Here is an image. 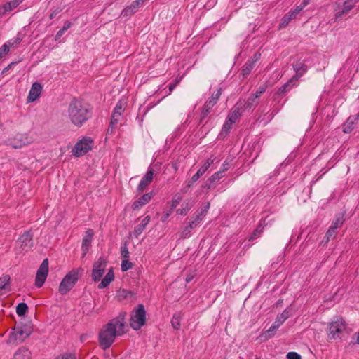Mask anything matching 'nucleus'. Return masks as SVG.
<instances>
[{"mask_svg": "<svg viewBox=\"0 0 359 359\" xmlns=\"http://www.w3.org/2000/svg\"><path fill=\"white\" fill-rule=\"evenodd\" d=\"M9 51V46L7 43H4L0 47V59L3 57Z\"/></svg>", "mask_w": 359, "mask_h": 359, "instance_id": "obj_49", "label": "nucleus"}, {"mask_svg": "<svg viewBox=\"0 0 359 359\" xmlns=\"http://www.w3.org/2000/svg\"><path fill=\"white\" fill-rule=\"evenodd\" d=\"M264 230V227L262 226L261 224L258 225V226L256 228V229L254 231L251 236L250 237L249 240L252 241L258 237L260 236L262 232Z\"/></svg>", "mask_w": 359, "mask_h": 359, "instance_id": "obj_41", "label": "nucleus"}, {"mask_svg": "<svg viewBox=\"0 0 359 359\" xmlns=\"http://www.w3.org/2000/svg\"><path fill=\"white\" fill-rule=\"evenodd\" d=\"M345 329V323L342 319H337L330 324L329 330L327 332L328 339L330 340L335 339L339 337Z\"/></svg>", "mask_w": 359, "mask_h": 359, "instance_id": "obj_10", "label": "nucleus"}, {"mask_svg": "<svg viewBox=\"0 0 359 359\" xmlns=\"http://www.w3.org/2000/svg\"><path fill=\"white\" fill-rule=\"evenodd\" d=\"M7 12L8 11L6 8L5 5H0V18L4 16Z\"/></svg>", "mask_w": 359, "mask_h": 359, "instance_id": "obj_56", "label": "nucleus"}, {"mask_svg": "<svg viewBox=\"0 0 359 359\" xmlns=\"http://www.w3.org/2000/svg\"><path fill=\"white\" fill-rule=\"evenodd\" d=\"M233 124V123H231L226 119L222 126L219 135L222 137H226L231 129Z\"/></svg>", "mask_w": 359, "mask_h": 359, "instance_id": "obj_33", "label": "nucleus"}, {"mask_svg": "<svg viewBox=\"0 0 359 359\" xmlns=\"http://www.w3.org/2000/svg\"><path fill=\"white\" fill-rule=\"evenodd\" d=\"M301 11L297 6L294 9L290 11L286 15L292 20L293 19H295L297 14L299 13Z\"/></svg>", "mask_w": 359, "mask_h": 359, "instance_id": "obj_46", "label": "nucleus"}, {"mask_svg": "<svg viewBox=\"0 0 359 359\" xmlns=\"http://www.w3.org/2000/svg\"><path fill=\"white\" fill-rule=\"evenodd\" d=\"M79 279L78 271L76 269L69 272L62 280L59 285V292L61 294H66L74 286Z\"/></svg>", "mask_w": 359, "mask_h": 359, "instance_id": "obj_5", "label": "nucleus"}, {"mask_svg": "<svg viewBox=\"0 0 359 359\" xmlns=\"http://www.w3.org/2000/svg\"><path fill=\"white\" fill-rule=\"evenodd\" d=\"M32 333L31 329L25 325H18L13 330V332H11L7 339L8 344L18 345L24 341L25 339L29 337Z\"/></svg>", "mask_w": 359, "mask_h": 359, "instance_id": "obj_3", "label": "nucleus"}, {"mask_svg": "<svg viewBox=\"0 0 359 359\" xmlns=\"http://www.w3.org/2000/svg\"><path fill=\"white\" fill-rule=\"evenodd\" d=\"M10 282V276L8 275L3 276L0 278V290L5 289L6 286Z\"/></svg>", "mask_w": 359, "mask_h": 359, "instance_id": "obj_43", "label": "nucleus"}, {"mask_svg": "<svg viewBox=\"0 0 359 359\" xmlns=\"http://www.w3.org/2000/svg\"><path fill=\"white\" fill-rule=\"evenodd\" d=\"M146 323V311L143 304H140L131 311L130 325L135 330H140Z\"/></svg>", "mask_w": 359, "mask_h": 359, "instance_id": "obj_4", "label": "nucleus"}, {"mask_svg": "<svg viewBox=\"0 0 359 359\" xmlns=\"http://www.w3.org/2000/svg\"><path fill=\"white\" fill-rule=\"evenodd\" d=\"M119 121V118L111 115V122L108 128V133H113Z\"/></svg>", "mask_w": 359, "mask_h": 359, "instance_id": "obj_38", "label": "nucleus"}, {"mask_svg": "<svg viewBox=\"0 0 359 359\" xmlns=\"http://www.w3.org/2000/svg\"><path fill=\"white\" fill-rule=\"evenodd\" d=\"M359 0H344L342 2H336L334 11L335 20L341 19L344 15H347L355 6Z\"/></svg>", "mask_w": 359, "mask_h": 359, "instance_id": "obj_6", "label": "nucleus"}, {"mask_svg": "<svg viewBox=\"0 0 359 359\" xmlns=\"http://www.w3.org/2000/svg\"><path fill=\"white\" fill-rule=\"evenodd\" d=\"M93 141L90 137H83L76 142L72 150V153L76 157L85 155L91 150Z\"/></svg>", "mask_w": 359, "mask_h": 359, "instance_id": "obj_7", "label": "nucleus"}, {"mask_svg": "<svg viewBox=\"0 0 359 359\" xmlns=\"http://www.w3.org/2000/svg\"><path fill=\"white\" fill-rule=\"evenodd\" d=\"M211 109V108H208V107H206L205 104L203 105L201 112V123L203 121L204 118H205L208 116Z\"/></svg>", "mask_w": 359, "mask_h": 359, "instance_id": "obj_48", "label": "nucleus"}, {"mask_svg": "<svg viewBox=\"0 0 359 359\" xmlns=\"http://www.w3.org/2000/svg\"><path fill=\"white\" fill-rule=\"evenodd\" d=\"M337 229H335L333 227L330 226L325 236V238L326 239V243L328 242L330 239H332L336 237L337 233Z\"/></svg>", "mask_w": 359, "mask_h": 359, "instance_id": "obj_40", "label": "nucleus"}, {"mask_svg": "<svg viewBox=\"0 0 359 359\" xmlns=\"http://www.w3.org/2000/svg\"><path fill=\"white\" fill-rule=\"evenodd\" d=\"M241 109L240 107L237 104H236L231 113L229 114L227 119L229 121L235 123L241 116V113L240 111Z\"/></svg>", "mask_w": 359, "mask_h": 359, "instance_id": "obj_28", "label": "nucleus"}, {"mask_svg": "<svg viewBox=\"0 0 359 359\" xmlns=\"http://www.w3.org/2000/svg\"><path fill=\"white\" fill-rule=\"evenodd\" d=\"M28 306L26 303H19L16 306V313L19 316H24L27 311Z\"/></svg>", "mask_w": 359, "mask_h": 359, "instance_id": "obj_34", "label": "nucleus"}, {"mask_svg": "<svg viewBox=\"0 0 359 359\" xmlns=\"http://www.w3.org/2000/svg\"><path fill=\"white\" fill-rule=\"evenodd\" d=\"M20 41H21V39L18 37V38H15V39H13V43H11V41H8V43H9V46H13L14 44H18Z\"/></svg>", "mask_w": 359, "mask_h": 359, "instance_id": "obj_60", "label": "nucleus"}, {"mask_svg": "<svg viewBox=\"0 0 359 359\" xmlns=\"http://www.w3.org/2000/svg\"><path fill=\"white\" fill-rule=\"evenodd\" d=\"M24 0H12L9 2L6 3L4 5L7 8L8 11H11L18 7Z\"/></svg>", "mask_w": 359, "mask_h": 359, "instance_id": "obj_36", "label": "nucleus"}, {"mask_svg": "<svg viewBox=\"0 0 359 359\" xmlns=\"http://www.w3.org/2000/svg\"><path fill=\"white\" fill-rule=\"evenodd\" d=\"M229 169V163L226 161H224V163L222 165V168L220 170V171L224 174V172H226Z\"/></svg>", "mask_w": 359, "mask_h": 359, "instance_id": "obj_59", "label": "nucleus"}, {"mask_svg": "<svg viewBox=\"0 0 359 359\" xmlns=\"http://www.w3.org/2000/svg\"><path fill=\"white\" fill-rule=\"evenodd\" d=\"M266 86L265 85L261 86L259 87L257 90L255 94H252L254 96H257V99L260 97V95L266 91Z\"/></svg>", "mask_w": 359, "mask_h": 359, "instance_id": "obj_50", "label": "nucleus"}, {"mask_svg": "<svg viewBox=\"0 0 359 359\" xmlns=\"http://www.w3.org/2000/svg\"><path fill=\"white\" fill-rule=\"evenodd\" d=\"M121 254L123 259H128L129 257V251L127 247L126 243L123 244V245L121 246Z\"/></svg>", "mask_w": 359, "mask_h": 359, "instance_id": "obj_47", "label": "nucleus"}, {"mask_svg": "<svg viewBox=\"0 0 359 359\" xmlns=\"http://www.w3.org/2000/svg\"><path fill=\"white\" fill-rule=\"evenodd\" d=\"M126 312L119 313L117 317L111 319L100 330L99 343L103 349L109 348L115 341L116 336L126 333Z\"/></svg>", "mask_w": 359, "mask_h": 359, "instance_id": "obj_1", "label": "nucleus"}, {"mask_svg": "<svg viewBox=\"0 0 359 359\" xmlns=\"http://www.w3.org/2000/svg\"><path fill=\"white\" fill-rule=\"evenodd\" d=\"M93 236V231L92 229H88L86 231L85 237L82 241V246L81 250L83 251V255H86V252L89 250L91 246V242Z\"/></svg>", "mask_w": 359, "mask_h": 359, "instance_id": "obj_17", "label": "nucleus"}, {"mask_svg": "<svg viewBox=\"0 0 359 359\" xmlns=\"http://www.w3.org/2000/svg\"><path fill=\"white\" fill-rule=\"evenodd\" d=\"M33 142V138L27 133H18L15 135L8 144L14 149H20Z\"/></svg>", "mask_w": 359, "mask_h": 359, "instance_id": "obj_12", "label": "nucleus"}, {"mask_svg": "<svg viewBox=\"0 0 359 359\" xmlns=\"http://www.w3.org/2000/svg\"><path fill=\"white\" fill-rule=\"evenodd\" d=\"M170 212H166L163 215V216L162 217V222H165L166 221V219L168 218V217L170 216Z\"/></svg>", "mask_w": 359, "mask_h": 359, "instance_id": "obj_61", "label": "nucleus"}, {"mask_svg": "<svg viewBox=\"0 0 359 359\" xmlns=\"http://www.w3.org/2000/svg\"><path fill=\"white\" fill-rule=\"evenodd\" d=\"M150 222V217L146 216L141 222V224L135 227L133 231V234L136 238H138L139 236L143 232L147 225Z\"/></svg>", "mask_w": 359, "mask_h": 359, "instance_id": "obj_27", "label": "nucleus"}, {"mask_svg": "<svg viewBox=\"0 0 359 359\" xmlns=\"http://www.w3.org/2000/svg\"><path fill=\"white\" fill-rule=\"evenodd\" d=\"M33 235L29 231H25L20 236L16 242L15 251L17 253H21L27 251L32 246Z\"/></svg>", "mask_w": 359, "mask_h": 359, "instance_id": "obj_8", "label": "nucleus"}, {"mask_svg": "<svg viewBox=\"0 0 359 359\" xmlns=\"http://www.w3.org/2000/svg\"><path fill=\"white\" fill-rule=\"evenodd\" d=\"M258 104L257 96L251 95L243 104L244 110H250L255 107Z\"/></svg>", "mask_w": 359, "mask_h": 359, "instance_id": "obj_29", "label": "nucleus"}, {"mask_svg": "<svg viewBox=\"0 0 359 359\" xmlns=\"http://www.w3.org/2000/svg\"><path fill=\"white\" fill-rule=\"evenodd\" d=\"M32 353L29 349L25 346L20 347L17 350L13 359H31Z\"/></svg>", "mask_w": 359, "mask_h": 359, "instance_id": "obj_23", "label": "nucleus"}, {"mask_svg": "<svg viewBox=\"0 0 359 359\" xmlns=\"http://www.w3.org/2000/svg\"><path fill=\"white\" fill-rule=\"evenodd\" d=\"M290 21V18H289L288 16H287V15L285 14L281 19L280 26L284 27L287 26Z\"/></svg>", "mask_w": 359, "mask_h": 359, "instance_id": "obj_51", "label": "nucleus"}, {"mask_svg": "<svg viewBox=\"0 0 359 359\" xmlns=\"http://www.w3.org/2000/svg\"><path fill=\"white\" fill-rule=\"evenodd\" d=\"M213 162V158H210L207 159L203 165L198 169L197 172L192 176V182H196L200 178V177H201L208 170Z\"/></svg>", "mask_w": 359, "mask_h": 359, "instance_id": "obj_20", "label": "nucleus"}, {"mask_svg": "<svg viewBox=\"0 0 359 359\" xmlns=\"http://www.w3.org/2000/svg\"><path fill=\"white\" fill-rule=\"evenodd\" d=\"M42 90V85L39 82H34L32 83L31 89L29 92V95L27 96V102H32L36 100Z\"/></svg>", "mask_w": 359, "mask_h": 359, "instance_id": "obj_16", "label": "nucleus"}, {"mask_svg": "<svg viewBox=\"0 0 359 359\" xmlns=\"http://www.w3.org/2000/svg\"><path fill=\"white\" fill-rule=\"evenodd\" d=\"M194 182H192V177H191L189 180H188V181H187V185H186L184 187H183V188L182 189V191L183 193H187V192H188V191H189V188L193 185V184H194Z\"/></svg>", "mask_w": 359, "mask_h": 359, "instance_id": "obj_53", "label": "nucleus"}, {"mask_svg": "<svg viewBox=\"0 0 359 359\" xmlns=\"http://www.w3.org/2000/svg\"><path fill=\"white\" fill-rule=\"evenodd\" d=\"M182 198L180 196H175V198L172 201V208H176L177 205L180 203Z\"/></svg>", "mask_w": 359, "mask_h": 359, "instance_id": "obj_54", "label": "nucleus"}, {"mask_svg": "<svg viewBox=\"0 0 359 359\" xmlns=\"http://www.w3.org/2000/svg\"><path fill=\"white\" fill-rule=\"evenodd\" d=\"M344 220V215L342 213H338L332 221L330 226L337 229L342 226Z\"/></svg>", "mask_w": 359, "mask_h": 359, "instance_id": "obj_31", "label": "nucleus"}, {"mask_svg": "<svg viewBox=\"0 0 359 359\" xmlns=\"http://www.w3.org/2000/svg\"><path fill=\"white\" fill-rule=\"evenodd\" d=\"M191 206L192 205L188 203H183L182 205V208L177 210V213L181 215H186L191 208Z\"/></svg>", "mask_w": 359, "mask_h": 359, "instance_id": "obj_39", "label": "nucleus"}, {"mask_svg": "<svg viewBox=\"0 0 359 359\" xmlns=\"http://www.w3.org/2000/svg\"><path fill=\"white\" fill-rule=\"evenodd\" d=\"M70 27L71 23L68 21L65 22L63 27L57 32L55 35V40H58L65 34V32L70 28Z\"/></svg>", "mask_w": 359, "mask_h": 359, "instance_id": "obj_37", "label": "nucleus"}, {"mask_svg": "<svg viewBox=\"0 0 359 359\" xmlns=\"http://www.w3.org/2000/svg\"><path fill=\"white\" fill-rule=\"evenodd\" d=\"M194 228L189 224L187 226H184L182 231H180V236L182 238H187L189 236L190 232L191 229Z\"/></svg>", "mask_w": 359, "mask_h": 359, "instance_id": "obj_42", "label": "nucleus"}, {"mask_svg": "<svg viewBox=\"0 0 359 359\" xmlns=\"http://www.w3.org/2000/svg\"><path fill=\"white\" fill-rule=\"evenodd\" d=\"M54 16H55V14L53 13L50 14V18L53 19L54 18Z\"/></svg>", "mask_w": 359, "mask_h": 359, "instance_id": "obj_64", "label": "nucleus"}, {"mask_svg": "<svg viewBox=\"0 0 359 359\" xmlns=\"http://www.w3.org/2000/svg\"><path fill=\"white\" fill-rule=\"evenodd\" d=\"M221 94L222 88H219L216 92H214L211 97L205 102L204 104L206 105V107H208V108L212 109L217 104Z\"/></svg>", "mask_w": 359, "mask_h": 359, "instance_id": "obj_25", "label": "nucleus"}, {"mask_svg": "<svg viewBox=\"0 0 359 359\" xmlns=\"http://www.w3.org/2000/svg\"><path fill=\"white\" fill-rule=\"evenodd\" d=\"M48 273V259H45L41 264V265L36 272V279H35V285L37 287H41L43 286V283H45V281L46 280Z\"/></svg>", "mask_w": 359, "mask_h": 359, "instance_id": "obj_11", "label": "nucleus"}, {"mask_svg": "<svg viewBox=\"0 0 359 359\" xmlns=\"http://www.w3.org/2000/svg\"><path fill=\"white\" fill-rule=\"evenodd\" d=\"M287 359H301V355L296 352H289L287 354Z\"/></svg>", "mask_w": 359, "mask_h": 359, "instance_id": "obj_52", "label": "nucleus"}, {"mask_svg": "<svg viewBox=\"0 0 359 359\" xmlns=\"http://www.w3.org/2000/svg\"><path fill=\"white\" fill-rule=\"evenodd\" d=\"M154 169L149 168L137 186V191L138 193H142L146 189V187L151 182L154 178Z\"/></svg>", "mask_w": 359, "mask_h": 359, "instance_id": "obj_14", "label": "nucleus"}, {"mask_svg": "<svg viewBox=\"0 0 359 359\" xmlns=\"http://www.w3.org/2000/svg\"><path fill=\"white\" fill-rule=\"evenodd\" d=\"M114 279V273L113 271V269L111 268L107 273L105 275L104 278L101 280L100 283L98 285L99 289H104L107 287Z\"/></svg>", "mask_w": 359, "mask_h": 359, "instance_id": "obj_22", "label": "nucleus"}, {"mask_svg": "<svg viewBox=\"0 0 359 359\" xmlns=\"http://www.w3.org/2000/svg\"><path fill=\"white\" fill-rule=\"evenodd\" d=\"M193 278L194 276L192 275H188L187 276L185 280L187 283H190L193 280Z\"/></svg>", "mask_w": 359, "mask_h": 359, "instance_id": "obj_62", "label": "nucleus"}, {"mask_svg": "<svg viewBox=\"0 0 359 359\" xmlns=\"http://www.w3.org/2000/svg\"><path fill=\"white\" fill-rule=\"evenodd\" d=\"M153 196V193H147L142 196L139 199L135 201L133 203V210H139L143 205H146L149 203V201L151 199Z\"/></svg>", "mask_w": 359, "mask_h": 359, "instance_id": "obj_18", "label": "nucleus"}, {"mask_svg": "<svg viewBox=\"0 0 359 359\" xmlns=\"http://www.w3.org/2000/svg\"><path fill=\"white\" fill-rule=\"evenodd\" d=\"M224 176L223 173L219 170L214 173L209 179L210 183L219 181Z\"/></svg>", "mask_w": 359, "mask_h": 359, "instance_id": "obj_44", "label": "nucleus"}, {"mask_svg": "<svg viewBox=\"0 0 359 359\" xmlns=\"http://www.w3.org/2000/svg\"><path fill=\"white\" fill-rule=\"evenodd\" d=\"M179 82H180V80H177L175 83L170 84L168 94L171 93V92L176 88V86Z\"/></svg>", "mask_w": 359, "mask_h": 359, "instance_id": "obj_58", "label": "nucleus"}, {"mask_svg": "<svg viewBox=\"0 0 359 359\" xmlns=\"http://www.w3.org/2000/svg\"><path fill=\"white\" fill-rule=\"evenodd\" d=\"M290 311L287 309L284 310L282 313L278 315L275 322L266 332V333L268 334V337H271L274 332L290 317Z\"/></svg>", "mask_w": 359, "mask_h": 359, "instance_id": "obj_13", "label": "nucleus"}, {"mask_svg": "<svg viewBox=\"0 0 359 359\" xmlns=\"http://www.w3.org/2000/svg\"><path fill=\"white\" fill-rule=\"evenodd\" d=\"M67 112L72 123L81 127L91 117L92 108L83 100L74 98L69 104Z\"/></svg>", "mask_w": 359, "mask_h": 359, "instance_id": "obj_2", "label": "nucleus"}, {"mask_svg": "<svg viewBox=\"0 0 359 359\" xmlns=\"http://www.w3.org/2000/svg\"><path fill=\"white\" fill-rule=\"evenodd\" d=\"M210 208V203H207L205 204L204 208L201 212L193 217V219L189 223L193 228L197 226L203 218L206 215L208 209Z\"/></svg>", "mask_w": 359, "mask_h": 359, "instance_id": "obj_19", "label": "nucleus"}, {"mask_svg": "<svg viewBox=\"0 0 359 359\" xmlns=\"http://www.w3.org/2000/svg\"><path fill=\"white\" fill-rule=\"evenodd\" d=\"M358 115L350 116L343 126V132L345 133H351L355 128V125L358 119Z\"/></svg>", "mask_w": 359, "mask_h": 359, "instance_id": "obj_21", "label": "nucleus"}, {"mask_svg": "<svg viewBox=\"0 0 359 359\" xmlns=\"http://www.w3.org/2000/svg\"><path fill=\"white\" fill-rule=\"evenodd\" d=\"M144 4L142 0L133 1L130 5L123 9L121 15L123 17H128L136 13L138 8Z\"/></svg>", "mask_w": 359, "mask_h": 359, "instance_id": "obj_15", "label": "nucleus"}, {"mask_svg": "<svg viewBox=\"0 0 359 359\" xmlns=\"http://www.w3.org/2000/svg\"><path fill=\"white\" fill-rule=\"evenodd\" d=\"M354 337H356V342H357L358 344H359V332H357V333L354 335Z\"/></svg>", "mask_w": 359, "mask_h": 359, "instance_id": "obj_63", "label": "nucleus"}, {"mask_svg": "<svg viewBox=\"0 0 359 359\" xmlns=\"http://www.w3.org/2000/svg\"><path fill=\"white\" fill-rule=\"evenodd\" d=\"M124 109H125V104L122 101H119L116 104V105L114 109V111L112 113V115L119 118L122 115L123 112L124 111Z\"/></svg>", "mask_w": 359, "mask_h": 359, "instance_id": "obj_32", "label": "nucleus"}, {"mask_svg": "<svg viewBox=\"0 0 359 359\" xmlns=\"http://www.w3.org/2000/svg\"><path fill=\"white\" fill-rule=\"evenodd\" d=\"M310 3V0H303L302 4L297 7L302 11L305 6H306Z\"/></svg>", "mask_w": 359, "mask_h": 359, "instance_id": "obj_57", "label": "nucleus"}, {"mask_svg": "<svg viewBox=\"0 0 359 359\" xmlns=\"http://www.w3.org/2000/svg\"><path fill=\"white\" fill-rule=\"evenodd\" d=\"M297 76H292L287 82L283 85L278 90L279 93H284L297 86Z\"/></svg>", "mask_w": 359, "mask_h": 359, "instance_id": "obj_26", "label": "nucleus"}, {"mask_svg": "<svg viewBox=\"0 0 359 359\" xmlns=\"http://www.w3.org/2000/svg\"><path fill=\"white\" fill-rule=\"evenodd\" d=\"M181 317L180 313H175L172 316L171 324L175 330H179L181 325Z\"/></svg>", "mask_w": 359, "mask_h": 359, "instance_id": "obj_35", "label": "nucleus"}, {"mask_svg": "<svg viewBox=\"0 0 359 359\" xmlns=\"http://www.w3.org/2000/svg\"><path fill=\"white\" fill-rule=\"evenodd\" d=\"M293 69L296 72V75L294 76H297L298 80L307 71L308 68L304 61L299 60L293 65Z\"/></svg>", "mask_w": 359, "mask_h": 359, "instance_id": "obj_24", "label": "nucleus"}, {"mask_svg": "<svg viewBox=\"0 0 359 359\" xmlns=\"http://www.w3.org/2000/svg\"><path fill=\"white\" fill-rule=\"evenodd\" d=\"M133 267V264L128 259H123L121 263V270L126 271Z\"/></svg>", "mask_w": 359, "mask_h": 359, "instance_id": "obj_45", "label": "nucleus"}, {"mask_svg": "<svg viewBox=\"0 0 359 359\" xmlns=\"http://www.w3.org/2000/svg\"><path fill=\"white\" fill-rule=\"evenodd\" d=\"M55 359H76V358L72 354L65 353L57 357Z\"/></svg>", "mask_w": 359, "mask_h": 359, "instance_id": "obj_55", "label": "nucleus"}, {"mask_svg": "<svg viewBox=\"0 0 359 359\" xmlns=\"http://www.w3.org/2000/svg\"><path fill=\"white\" fill-rule=\"evenodd\" d=\"M255 61L254 60H248L246 63L243 65L241 74L243 77L247 76L251 72L252 69L255 67Z\"/></svg>", "mask_w": 359, "mask_h": 359, "instance_id": "obj_30", "label": "nucleus"}, {"mask_svg": "<svg viewBox=\"0 0 359 359\" xmlns=\"http://www.w3.org/2000/svg\"><path fill=\"white\" fill-rule=\"evenodd\" d=\"M107 265V259L103 257H100L95 262L92 271V278L95 282H98L101 280V278L105 272Z\"/></svg>", "mask_w": 359, "mask_h": 359, "instance_id": "obj_9", "label": "nucleus"}]
</instances>
